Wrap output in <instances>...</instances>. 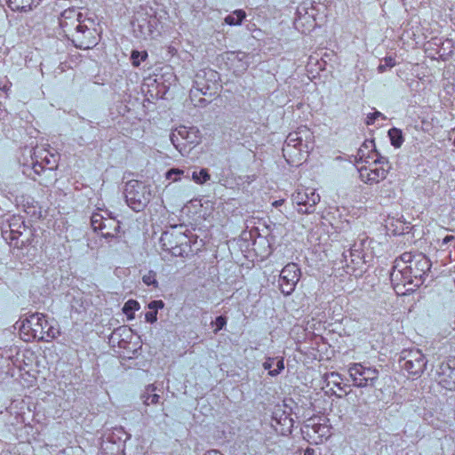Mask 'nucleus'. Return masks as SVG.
<instances>
[{"mask_svg": "<svg viewBox=\"0 0 455 455\" xmlns=\"http://www.w3.org/2000/svg\"><path fill=\"white\" fill-rule=\"evenodd\" d=\"M363 368L362 364H355L348 369V373L353 380L354 385L357 387L364 386L365 382H362L363 379Z\"/></svg>", "mask_w": 455, "mask_h": 455, "instance_id": "b1692460", "label": "nucleus"}, {"mask_svg": "<svg viewBox=\"0 0 455 455\" xmlns=\"http://www.w3.org/2000/svg\"><path fill=\"white\" fill-rule=\"evenodd\" d=\"M388 135L391 140V144L395 148H400L403 144V136L400 130L393 128L389 130Z\"/></svg>", "mask_w": 455, "mask_h": 455, "instance_id": "c85d7f7f", "label": "nucleus"}, {"mask_svg": "<svg viewBox=\"0 0 455 455\" xmlns=\"http://www.w3.org/2000/svg\"><path fill=\"white\" fill-rule=\"evenodd\" d=\"M17 203L21 204L24 207L25 212L28 213H32L30 211L31 208H35L34 204H36L35 200L29 196H20V198L16 199ZM35 213V212H33Z\"/></svg>", "mask_w": 455, "mask_h": 455, "instance_id": "7c9ffc66", "label": "nucleus"}, {"mask_svg": "<svg viewBox=\"0 0 455 455\" xmlns=\"http://www.w3.org/2000/svg\"><path fill=\"white\" fill-rule=\"evenodd\" d=\"M337 378H339V374L331 373L327 377L328 385H330L331 383L336 384V379Z\"/></svg>", "mask_w": 455, "mask_h": 455, "instance_id": "a19ab883", "label": "nucleus"}, {"mask_svg": "<svg viewBox=\"0 0 455 455\" xmlns=\"http://www.w3.org/2000/svg\"><path fill=\"white\" fill-rule=\"evenodd\" d=\"M448 379H442L443 387L449 390H455V369L448 367Z\"/></svg>", "mask_w": 455, "mask_h": 455, "instance_id": "2f4dec72", "label": "nucleus"}, {"mask_svg": "<svg viewBox=\"0 0 455 455\" xmlns=\"http://www.w3.org/2000/svg\"><path fill=\"white\" fill-rule=\"evenodd\" d=\"M211 180V175L206 169H201L199 172L192 173V180L198 184L203 185Z\"/></svg>", "mask_w": 455, "mask_h": 455, "instance_id": "bb28decb", "label": "nucleus"}, {"mask_svg": "<svg viewBox=\"0 0 455 455\" xmlns=\"http://www.w3.org/2000/svg\"><path fill=\"white\" fill-rule=\"evenodd\" d=\"M304 455H315V451L314 449H311V448H307L306 449V451H304Z\"/></svg>", "mask_w": 455, "mask_h": 455, "instance_id": "c03bdc74", "label": "nucleus"}, {"mask_svg": "<svg viewBox=\"0 0 455 455\" xmlns=\"http://www.w3.org/2000/svg\"><path fill=\"white\" fill-rule=\"evenodd\" d=\"M35 159H38L44 168L52 171L57 168L59 156L50 152L48 149L40 148L34 152Z\"/></svg>", "mask_w": 455, "mask_h": 455, "instance_id": "6ab92c4d", "label": "nucleus"}, {"mask_svg": "<svg viewBox=\"0 0 455 455\" xmlns=\"http://www.w3.org/2000/svg\"><path fill=\"white\" fill-rule=\"evenodd\" d=\"M20 4H22V8L26 6H31L35 4V0H20Z\"/></svg>", "mask_w": 455, "mask_h": 455, "instance_id": "79ce46f5", "label": "nucleus"}, {"mask_svg": "<svg viewBox=\"0 0 455 455\" xmlns=\"http://www.w3.org/2000/svg\"><path fill=\"white\" fill-rule=\"evenodd\" d=\"M143 283L148 286H153L156 288L158 286V282L156 279V273L153 270H149L142 275Z\"/></svg>", "mask_w": 455, "mask_h": 455, "instance_id": "c756f323", "label": "nucleus"}, {"mask_svg": "<svg viewBox=\"0 0 455 455\" xmlns=\"http://www.w3.org/2000/svg\"><path fill=\"white\" fill-rule=\"evenodd\" d=\"M227 323V321H226V318L223 317V316H219L216 318V321H215V325H216V329H215V332L220 331Z\"/></svg>", "mask_w": 455, "mask_h": 455, "instance_id": "e433bc0d", "label": "nucleus"}, {"mask_svg": "<svg viewBox=\"0 0 455 455\" xmlns=\"http://www.w3.org/2000/svg\"><path fill=\"white\" fill-rule=\"evenodd\" d=\"M245 18L246 12L242 9H237L225 17L224 23L229 26H240Z\"/></svg>", "mask_w": 455, "mask_h": 455, "instance_id": "5701e85b", "label": "nucleus"}, {"mask_svg": "<svg viewBox=\"0 0 455 455\" xmlns=\"http://www.w3.org/2000/svg\"><path fill=\"white\" fill-rule=\"evenodd\" d=\"M183 174H184L183 170H180L178 168H172L166 172L165 177L167 180H172L173 182H177V181L180 180V177Z\"/></svg>", "mask_w": 455, "mask_h": 455, "instance_id": "72a5a7b5", "label": "nucleus"}, {"mask_svg": "<svg viewBox=\"0 0 455 455\" xmlns=\"http://www.w3.org/2000/svg\"><path fill=\"white\" fill-rule=\"evenodd\" d=\"M42 324H45V315L42 313L31 314L20 320V338L27 342L44 338Z\"/></svg>", "mask_w": 455, "mask_h": 455, "instance_id": "423d86ee", "label": "nucleus"}, {"mask_svg": "<svg viewBox=\"0 0 455 455\" xmlns=\"http://www.w3.org/2000/svg\"><path fill=\"white\" fill-rule=\"evenodd\" d=\"M173 146L180 152L186 151L187 148H193L201 142V132L197 127L180 125L170 135Z\"/></svg>", "mask_w": 455, "mask_h": 455, "instance_id": "20e7f679", "label": "nucleus"}, {"mask_svg": "<svg viewBox=\"0 0 455 455\" xmlns=\"http://www.w3.org/2000/svg\"><path fill=\"white\" fill-rule=\"evenodd\" d=\"M197 92H198V90L191 91V96H192V95H195V94H196V93H197Z\"/></svg>", "mask_w": 455, "mask_h": 455, "instance_id": "de8ad7c7", "label": "nucleus"}, {"mask_svg": "<svg viewBox=\"0 0 455 455\" xmlns=\"http://www.w3.org/2000/svg\"><path fill=\"white\" fill-rule=\"evenodd\" d=\"M378 376L379 371L376 369L363 366L362 382H365L364 386H367L369 382L371 383Z\"/></svg>", "mask_w": 455, "mask_h": 455, "instance_id": "cd10ccee", "label": "nucleus"}, {"mask_svg": "<svg viewBox=\"0 0 455 455\" xmlns=\"http://www.w3.org/2000/svg\"><path fill=\"white\" fill-rule=\"evenodd\" d=\"M403 359L405 362L402 367L410 375L418 376L424 371L427 363L425 361L424 355L420 350L417 349L410 351Z\"/></svg>", "mask_w": 455, "mask_h": 455, "instance_id": "2eb2a0df", "label": "nucleus"}, {"mask_svg": "<svg viewBox=\"0 0 455 455\" xmlns=\"http://www.w3.org/2000/svg\"><path fill=\"white\" fill-rule=\"evenodd\" d=\"M360 180L365 184H375L385 180L389 172L388 163L384 159L377 158L366 164L356 166Z\"/></svg>", "mask_w": 455, "mask_h": 455, "instance_id": "39448f33", "label": "nucleus"}, {"mask_svg": "<svg viewBox=\"0 0 455 455\" xmlns=\"http://www.w3.org/2000/svg\"><path fill=\"white\" fill-rule=\"evenodd\" d=\"M323 5L320 3L303 2L297 9L294 21L296 28L302 33H308L316 26L317 15Z\"/></svg>", "mask_w": 455, "mask_h": 455, "instance_id": "7ed1b4c3", "label": "nucleus"}, {"mask_svg": "<svg viewBox=\"0 0 455 455\" xmlns=\"http://www.w3.org/2000/svg\"><path fill=\"white\" fill-rule=\"evenodd\" d=\"M227 68L235 76H241L249 67L248 54L242 51L227 52L222 55Z\"/></svg>", "mask_w": 455, "mask_h": 455, "instance_id": "ddd939ff", "label": "nucleus"}, {"mask_svg": "<svg viewBox=\"0 0 455 455\" xmlns=\"http://www.w3.org/2000/svg\"><path fill=\"white\" fill-rule=\"evenodd\" d=\"M283 203H284V200H283V199H280V200H276V201L273 202V203H272V205H273L274 207H279V206H281L282 204H283Z\"/></svg>", "mask_w": 455, "mask_h": 455, "instance_id": "37998d69", "label": "nucleus"}, {"mask_svg": "<svg viewBox=\"0 0 455 455\" xmlns=\"http://www.w3.org/2000/svg\"><path fill=\"white\" fill-rule=\"evenodd\" d=\"M380 116H382V114L379 111H375L374 113L369 114L367 116V121H366L367 124L368 125L372 124L374 123V120Z\"/></svg>", "mask_w": 455, "mask_h": 455, "instance_id": "58836bf2", "label": "nucleus"}, {"mask_svg": "<svg viewBox=\"0 0 455 455\" xmlns=\"http://www.w3.org/2000/svg\"><path fill=\"white\" fill-rule=\"evenodd\" d=\"M373 148L374 145L372 141H366L360 147L356 156H355L356 166L369 164V162L379 158L378 154Z\"/></svg>", "mask_w": 455, "mask_h": 455, "instance_id": "a211bd4d", "label": "nucleus"}, {"mask_svg": "<svg viewBox=\"0 0 455 455\" xmlns=\"http://www.w3.org/2000/svg\"><path fill=\"white\" fill-rule=\"evenodd\" d=\"M84 19L86 18L78 9L68 8L64 10L59 18V25L62 34L70 40L73 34L76 33V29L81 27Z\"/></svg>", "mask_w": 455, "mask_h": 455, "instance_id": "9d476101", "label": "nucleus"}, {"mask_svg": "<svg viewBox=\"0 0 455 455\" xmlns=\"http://www.w3.org/2000/svg\"><path fill=\"white\" fill-rule=\"evenodd\" d=\"M145 319L147 322L151 323L156 322V320H157L156 311L150 310V311L147 312L145 315Z\"/></svg>", "mask_w": 455, "mask_h": 455, "instance_id": "4c0bfd02", "label": "nucleus"}, {"mask_svg": "<svg viewBox=\"0 0 455 455\" xmlns=\"http://www.w3.org/2000/svg\"><path fill=\"white\" fill-rule=\"evenodd\" d=\"M134 36L140 40L153 38L157 33V20L147 14H138L132 23Z\"/></svg>", "mask_w": 455, "mask_h": 455, "instance_id": "9b49d317", "label": "nucleus"}, {"mask_svg": "<svg viewBox=\"0 0 455 455\" xmlns=\"http://www.w3.org/2000/svg\"><path fill=\"white\" fill-rule=\"evenodd\" d=\"M293 204L299 208L298 212L303 214H309L315 211V206L320 201V196L311 188H298L292 194Z\"/></svg>", "mask_w": 455, "mask_h": 455, "instance_id": "1a4fd4ad", "label": "nucleus"}, {"mask_svg": "<svg viewBox=\"0 0 455 455\" xmlns=\"http://www.w3.org/2000/svg\"><path fill=\"white\" fill-rule=\"evenodd\" d=\"M454 239V236L453 235H447L443 238V244H445L447 243H449L450 241L453 240Z\"/></svg>", "mask_w": 455, "mask_h": 455, "instance_id": "a18cd8bd", "label": "nucleus"}, {"mask_svg": "<svg viewBox=\"0 0 455 455\" xmlns=\"http://www.w3.org/2000/svg\"><path fill=\"white\" fill-rule=\"evenodd\" d=\"M164 307V303L162 300H153L148 304V308L151 311H156Z\"/></svg>", "mask_w": 455, "mask_h": 455, "instance_id": "c9c22d12", "label": "nucleus"}, {"mask_svg": "<svg viewBox=\"0 0 455 455\" xmlns=\"http://www.w3.org/2000/svg\"><path fill=\"white\" fill-rule=\"evenodd\" d=\"M191 203L196 206V205H200L201 207H204L205 208V212L204 213H200V216L204 219V220H208L211 216H212V211L214 209V203L211 200H204V202L201 200V199H195L193 201H191Z\"/></svg>", "mask_w": 455, "mask_h": 455, "instance_id": "393cba45", "label": "nucleus"}, {"mask_svg": "<svg viewBox=\"0 0 455 455\" xmlns=\"http://www.w3.org/2000/svg\"><path fill=\"white\" fill-rule=\"evenodd\" d=\"M275 359L272 357H267L266 361L263 363V368L268 371V375L272 377H275L279 375L283 370L284 369V360L283 357L277 359L275 368L272 369V363Z\"/></svg>", "mask_w": 455, "mask_h": 455, "instance_id": "4be33fe9", "label": "nucleus"}, {"mask_svg": "<svg viewBox=\"0 0 455 455\" xmlns=\"http://www.w3.org/2000/svg\"><path fill=\"white\" fill-rule=\"evenodd\" d=\"M124 194L128 205L135 212L143 210L152 198L150 186L138 180L129 181Z\"/></svg>", "mask_w": 455, "mask_h": 455, "instance_id": "f03ea898", "label": "nucleus"}, {"mask_svg": "<svg viewBox=\"0 0 455 455\" xmlns=\"http://www.w3.org/2000/svg\"><path fill=\"white\" fill-rule=\"evenodd\" d=\"M300 278V269L295 263H288L281 270L279 276V287L283 294L290 295Z\"/></svg>", "mask_w": 455, "mask_h": 455, "instance_id": "f8f14e48", "label": "nucleus"}, {"mask_svg": "<svg viewBox=\"0 0 455 455\" xmlns=\"http://www.w3.org/2000/svg\"><path fill=\"white\" fill-rule=\"evenodd\" d=\"M44 338H39V340L51 341L60 334V330L57 323H50L45 317V324H42Z\"/></svg>", "mask_w": 455, "mask_h": 455, "instance_id": "aec40b11", "label": "nucleus"}, {"mask_svg": "<svg viewBox=\"0 0 455 455\" xmlns=\"http://www.w3.org/2000/svg\"><path fill=\"white\" fill-rule=\"evenodd\" d=\"M70 39L76 47L90 49L98 44L97 32L92 20L86 18Z\"/></svg>", "mask_w": 455, "mask_h": 455, "instance_id": "0eeeda50", "label": "nucleus"}, {"mask_svg": "<svg viewBox=\"0 0 455 455\" xmlns=\"http://www.w3.org/2000/svg\"><path fill=\"white\" fill-rule=\"evenodd\" d=\"M401 259L404 262H410V268L411 273L414 275L415 277L418 275H420L422 273H425L427 270H429L430 264L428 259L422 255H419L418 258L415 260H411V256L409 253H404Z\"/></svg>", "mask_w": 455, "mask_h": 455, "instance_id": "f3484780", "label": "nucleus"}, {"mask_svg": "<svg viewBox=\"0 0 455 455\" xmlns=\"http://www.w3.org/2000/svg\"><path fill=\"white\" fill-rule=\"evenodd\" d=\"M337 386H338V389L341 390V387L339 386V384H337Z\"/></svg>", "mask_w": 455, "mask_h": 455, "instance_id": "09e8293b", "label": "nucleus"}, {"mask_svg": "<svg viewBox=\"0 0 455 455\" xmlns=\"http://www.w3.org/2000/svg\"><path fill=\"white\" fill-rule=\"evenodd\" d=\"M44 167L42 165V163L39 162L38 159H36V163L33 164V171L36 174H40L44 171Z\"/></svg>", "mask_w": 455, "mask_h": 455, "instance_id": "ea45409f", "label": "nucleus"}, {"mask_svg": "<svg viewBox=\"0 0 455 455\" xmlns=\"http://www.w3.org/2000/svg\"><path fill=\"white\" fill-rule=\"evenodd\" d=\"M102 220H103L102 216L99 213H94L92 216V226L93 227V228L95 230H97V229L102 230L103 228H105L106 224L103 223Z\"/></svg>", "mask_w": 455, "mask_h": 455, "instance_id": "f704fd0d", "label": "nucleus"}, {"mask_svg": "<svg viewBox=\"0 0 455 455\" xmlns=\"http://www.w3.org/2000/svg\"><path fill=\"white\" fill-rule=\"evenodd\" d=\"M204 455H222V454L216 450H212V451H207Z\"/></svg>", "mask_w": 455, "mask_h": 455, "instance_id": "49530a36", "label": "nucleus"}, {"mask_svg": "<svg viewBox=\"0 0 455 455\" xmlns=\"http://www.w3.org/2000/svg\"><path fill=\"white\" fill-rule=\"evenodd\" d=\"M156 390V387L154 384L148 385L145 387L144 392L140 395L143 404L148 406L158 403L160 396L155 394Z\"/></svg>", "mask_w": 455, "mask_h": 455, "instance_id": "412c9836", "label": "nucleus"}, {"mask_svg": "<svg viewBox=\"0 0 455 455\" xmlns=\"http://www.w3.org/2000/svg\"><path fill=\"white\" fill-rule=\"evenodd\" d=\"M272 426L275 427L276 432H279L282 435H286L291 433L293 426V420L283 410L277 408L273 413Z\"/></svg>", "mask_w": 455, "mask_h": 455, "instance_id": "dca6fc26", "label": "nucleus"}, {"mask_svg": "<svg viewBox=\"0 0 455 455\" xmlns=\"http://www.w3.org/2000/svg\"><path fill=\"white\" fill-rule=\"evenodd\" d=\"M315 147V136L307 126H300L288 134L283 155L291 165L299 166L307 160Z\"/></svg>", "mask_w": 455, "mask_h": 455, "instance_id": "f257e3e1", "label": "nucleus"}, {"mask_svg": "<svg viewBox=\"0 0 455 455\" xmlns=\"http://www.w3.org/2000/svg\"><path fill=\"white\" fill-rule=\"evenodd\" d=\"M188 236L177 230L167 231L162 234L160 243L164 251L173 256H183L188 250Z\"/></svg>", "mask_w": 455, "mask_h": 455, "instance_id": "6e6552de", "label": "nucleus"}, {"mask_svg": "<svg viewBox=\"0 0 455 455\" xmlns=\"http://www.w3.org/2000/svg\"><path fill=\"white\" fill-rule=\"evenodd\" d=\"M131 58L132 65L134 67H139L141 61L145 60L148 58V52L146 51H132Z\"/></svg>", "mask_w": 455, "mask_h": 455, "instance_id": "473e14b6", "label": "nucleus"}, {"mask_svg": "<svg viewBox=\"0 0 455 455\" xmlns=\"http://www.w3.org/2000/svg\"><path fill=\"white\" fill-rule=\"evenodd\" d=\"M140 308V303L134 299H129L125 302L123 312L127 315L129 320L134 318V313Z\"/></svg>", "mask_w": 455, "mask_h": 455, "instance_id": "a878e982", "label": "nucleus"}, {"mask_svg": "<svg viewBox=\"0 0 455 455\" xmlns=\"http://www.w3.org/2000/svg\"><path fill=\"white\" fill-rule=\"evenodd\" d=\"M303 433L308 438L309 442L315 444L328 439L331 435V428L328 425L315 422V419H310L308 423L305 425Z\"/></svg>", "mask_w": 455, "mask_h": 455, "instance_id": "4468645a", "label": "nucleus"}]
</instances>
